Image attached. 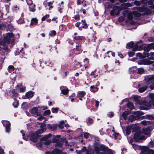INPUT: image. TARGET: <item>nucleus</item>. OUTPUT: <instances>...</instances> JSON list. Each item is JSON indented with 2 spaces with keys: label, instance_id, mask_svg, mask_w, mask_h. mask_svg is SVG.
Instances as JSON below:
<instances>
[{
  "label": "nucleus",
  "instance_id": "5fc2aeb1",
  "mask_svg": "<svg viewBox=\"0 0 154 154\" xmlns=\"http://www.w3.org/2000/svg\"><path fill=\"white\" fill-rule=\"evenodd\" d=\"M87 154H94V152L93 150L89 149L86 152Z\"/></svg>",
  "mask_w": 154,
  "mask_h": 154
},
{
  "label": "nucleus",
  "instance_id": "2eb2a0df",
  "mask_svg": "<svg viewBox=\"0 0 154 154\" xmlns=\"http://www.w3.org/2000/svg\"><path fill=\"white\" fill-rule=\"evenodd\" d=\"M85 94V93L83 91H79L77 94V97L81 100H82V98L83 97Z\"/></svg>",
  "mask_w": 154,
  "mask_h": 154
},
{
  "label": "nucleus",
  "instance_id": "a19ab883",
  "mask_svg": "<svg viewBox=\"0 0 154 154\" xmlns=\"http://www.w3.org/2000/svg\"><path fill=\"white\" fill-rule=\"evenodd\" d=\"M143 119L147 118L148 119H151V120L153 119L154 118L153 116H152L150 115H146V116H143Z\"/></svg>",
  "mask_w": 154,
  "mask_h": 154
},
{
  "label": "nucleus",
  "instance_id": "20e7f679",
  "mask_svg": "<svg viewBox=\"0 0 154 154\" xmlns=\"http://www.w3.org/2000/svg\"><path fill=\"white\" fill-rule=\"evenodd\" d=\"M145 80L147 85H150V88L154 89V75H149L145 77Z\"/></svg>",
  "mask_w": 154,
  "mask_h": 154
},
{
  "label": "nucleus",
  "instance_id": "4468645a",
  "mask_svg": "<svg viewBox=\"0 0 154 154\" xmlns=\"http://www.w3.org/2000/svg\"><path fill=\"white\" fill-rule=\"evenodd\" d=\"M139 42H137L136 44L134 45L133 48V51H135L136 50H142V48L141 47V45H139Z\"/></svg>",
  "mask_w": 154,
  "mask_h": 154
},
{
  "label": "nucleus",
  "instance_id": "39448f33",
  "mask_svg": "<svg viewBox=\"0 0 154 154\" xmlns=\"http://www.w3.org/2000/svg\"><path fill=\"white\" fill-rule=\"evenodd\" d=\"M131 129H132V132H135L138 131V128L134 125L132 126H128L126 129V134L127 135H128L130 134L131 132Z\"/></svg>",
  "mask_w": 154,
  "mask_h": 154
},
{
  "label": "nucleus",
  "instance_id": "a878e982",
  "mask_svg": "<svg viewBox=\"0 0 154 154\" xmlns=\"http://www.w3.org/2000/svg\"><path fill=\"white\" fill-rule=\"evenodd\" d=\"M140 97L139 96H135L134 97V100L138 104H140Z\"/></svg>",
  "mask_w": 154,
  "mask_h": 154
},
{
  "label": "nucleus",
  "instance_id": "e433bc0d",
  "mask_svg": "<svg viewBox=\"0 0 154 154\" xmlns=\"http://www.w3.org/2000/svg\"><path fill=\"white\" fill-rule=\"evenodd\" d=\"M141 123L143 125H149L150 124V122L149 121H146L144 120V121H142L141 122Z\"/></svg>",
  "mask_w": 154,
  "mask_h": 154
},
{
  "label": "nucleus",
  "instance_id": "c03bdc74",
  "mask_svg": "<svg viewBox=\"0 0 154 154\" xmlns=\"http://www.w3.org/2000/svg\"><path fill=\"white\" fill-rule=\"evenodd\" d=\"M56 35V32L55 30H53L51 31L49 34V35L51 36L53 35Z\"/></svg>",
  "mask_w": 154,
  "mask_h": 154
},
{
  "label": "nucleus",
  "instance_id": "423d86ee",
  "mask_svg": "<svg viewBox=\"0 0 154 154\" xmlns=\"http://www.w3.org/2000/svg\"><path fill=\"white\" fill-rule=\"evenodd\" d=\"M12 92L13 94L12 96L13 97H15L14 98V101L13 103V105L15 108H17L19 104L18 101L17 100L16 98L18 95V93L16 92L14 90L12 91Z\"/></svg>",
  "mask_w": 154,
  "mask_h": 154
},
{
  "label": "nucleus",
  "instance_id": "a211bd4d",
  "mask_svg": "<svg viewBox=\"0 0 154 154\" xmlns=\"http://www.w3.org/2000/svg\"><path fill=\"white\" fill-rule=\"evenodd\" d=\"M81 22L80 27H82L84 29H87L88 28V26L87 23L85 20H82Z\"/></svg>",
  "mask_w": 154,
  "mask_h": 154
},
{
  "label": "nucleus",
  "instance_id": "c85d7f7f",
  "mask_svg": "<svg viewBox=\"0 0 154 154\" xmlns=\"http://www.w3.org/2000/svg\"><path fill=\"white\" fill-rule=\"evenodd\" d=\"M129 114L128 112L125 111L122 114V116L125 120L127 119V116Z\"/></svg>",
  "mask_w": 154,
  "mask_h": 154
},
{
  "label": "nucleus",
  "instance_id": "ea45409f",
  "mask_svg": "<svg viewBox=\"0 0 154 154\" xmlns=\"http://www.w3.org/2000/svg\"><path fill=\"white\" fill-rule=\"evenodd\" d=\"M95 70L94 71H92L90 74V75L92 76H93L94 78V79L97 78L98 77L97 75H95Z\"/></svg>",
  "mask_w": 154,
  "mask_h": 154
},
{
  "label": "nucleus",
  "instance_id": "f257e3e1",
  "mask_svg": "<svg viewBox=\"0 0 154 154\" xmlns=\"http://www.w3.org/2000/svg\"><path fill=\"white\" fill-rule=\"evenodd\" d=\"M150 130L148 128L143 129L141 132H136L134 136V139L136 141L145 139L147 136L150 135Z\"/></svg>",
  "mask_w": 154,
  "mask_h": 154
},
{
  "label": "nucleus",
  "instance_id": "b1692460",
  "mask_svg": "<svg viewBox=\"0 0 154 154\" xmlns=\"http://www.w3.org/2000/svg\"><path fill=\"white\" fill-rule=\"evenodd\" d=\"M98 88L95 87L94 86H91L90 87V91L91 92H95L98 91Z\"/></svg>",
  "mask_w": 154,
  "mask_h": 154
},
{
  "label": "nucleus",
  "instance_id": "f3484780",
  "mask_svg": "<svg viewBox=\"0 0 154 154\" xmlns=\"http://www.w3.org/2000/svg\"><path fill=\"white\" fill-rule=\"evenodd\" d=\"M134 116L137 119H138L140 116L142 115L143 114V112L141 111H137L135 112L134 113Z\"/></svg>",
  "mask_w": 154,
  "mask_h": 154
},
{
  "label": "nucleus",
  "instance_id": "7c9ffc66",
  "mask_svg": "<svg viewBox=\"0 0 154 154\" xmlns=\"http://www.w3.org/2000/svg\"><path fill=\"white\" fill-rule=\"evenodd\" d=\"M132 146L133 148L135 150H140L141 148V146H139L136 144H132Z\"/></svg>",
  "mask_w": 154,
  "mask_h": 154
},
{
  "label": "nucleus",
  "instance_id": "a18cd8bd",
  "mask_svg": "<svg viewBox=\"0 0 154 154\" xmlns=\"http://www.w3.org/2000/svg\"><path fill=\"white\" fill-rule=\"evenodd\" d=\"M137 71V73L138 74H142L143 73L144 70L143 68H139L138 69Z\"/></svg>",
  "mask_w": 154,
  "mask_h": 154
},
{
  "label": "nucleus",
  "instance_id": "052dcab7",
  "mask_svg": "<svg viewBox=\"0 0 154 154\" xmlns=\"http://www.w3.org/2000/svg\"><path fill=\"white\" fill-rule=\"evenodd\" d=\"M94 150L95 151H96L97 152V153H99L100 152V147L98 148V147L95 146L94 148Z\"/></svg>",
  "mask_w": 154,
  "mask_h": 154
},
{
  "label": "nucleus",
  "instance_id": "603ef678",
  "mask_svg": "<svg viewBox=\"0 0 154 154\" xmlns=\"http://www.w3.org/2000/svg\"><path fill=\"white\" fill-rule=\"evenodd\" d=\"M136 70L137 68L135 67H133L129 69V71L131 72H134Z\"/></svg>",
  "mask_w": 154,
  "mask_h": 154
},
{
  "label": "nucleus",
  "instance_id": "6e6552de",
  "mask_svg": "<svg viewBox=\"0 0 154 154\" xmlns=\"http://www.w3.org/2000/svg\"><path fill=\"white\" fill-rule=\"evenodd\" d=\"M3 125L5 127L6 131L7 132H9L10 131V123L8 121H4L2 122Z\"/></svg>",
  "mask_w": 154,
  "mask_h": 154
},
{
  "label": "nucleus",
  "instance_id": "72a5a7b5",
  "mask_svg": "<svg viewBox=\"0 0 154 154\" xmlns=\"http://www.w3.org/2000/svg\"><path fill=\"white\" fill-rule=\"evenodd\" d=\"M135 119H137V118L135 117L134 116L131 115L129 118V122H132Z\"/></svg>",
  "mask_w": 154,
  "mask_h": 154
},
{
  "label": "nucleus",
  "instance_id": "3c124183",
  "mask_svg": "<svg viewBox=\"0 0 154 154\" xmlns=\"http://www.w3.org/2000/svg\"><path fill=\"white\" fill-rule=\"evenodd\" d=\"M51 134H49L48 135H46L44 137L42 138V139L44 140H46L48 137H51Z\"/></svg>",
  "mask_w": 154,
  "mask_h": 154
},
{
  "label": "nucleus",
  "instance_id": "c9c22d12",
  "mask_svg": "<svg viewBox=\"0 0 154 154\" xmlns=\"http://www.w3.org/2000/svg\"><path fill=\"white\" fill-rule=\"evenodd\" d=\"M133 14L136 17H139L140 16V14L137 11H134L133 12Z\"/></svg>",
  "mask_w": 154,
  "mask_h": 154
},
{
  "label": "nucleus",
  "instance_id": "cd10ccee",
  "mask_svg": "<svg viewBox=\"0 0 154 154\" xmlns=\"http://www.w3.org/2000/svg\"><path fill=\"white\" fill-rule=\"evenodd\" d=\"M100 150L102 151H105L107 150V148L103 145H100L99 146Z\"/></svg>",
  "mask_w": 154,
  "mask_h": 154
},
{
  "label": "nucleus",
  "instance_id": "dca6fc26",
  "mask_svg": "<svg viewBox=\"0 0 154 154\" xmlns=\"http://www.w3.org/2000/svg\"><path fill=\"white\" fill-rule=\"evenodd\" d=\"M31 113L37 116H39V115L38 113V109L37 108H33L31 111Z\"/></svg>",
  "mask_w": 154,
  "mask_h": 154
},
{
  "label": "nucleus",
  "instance_id": "9b49d317",
  "mask_svg": "<svg viewBox=\"0 0 154 154\" xmlns=\"http://www.w3.org/2000/svg\"><path fill=\"white\" fill-rule=\"evenodd\" d=\"M150 60L149 59H145L142 60L141 61V63L142 64L144 65H149L152 63L153 62V61Z\"/></svg>",
  "mask_w": 154,
  "mask_h": 154
},
{
  "label": "nucleus",
  "instance_id": "5701e85b",
  "mask_svg": "<svg viewBox=\"0 0 154 154\" xmlns=\"http://www.w3.org/2000/svg\"><path fill=\"white\" fill-rule=\"evenodd\" d=\"M149 96L152 101L151 102V104H152L154 106V93L149 94Z\"/></svg>",
  "mask_w": 154,
  "mask_h": 154
},
{
  "label": "nucleus",
  "instance_id": "e2e57ef3",
  "mask_svg": "<svg viewBox=\"0 0 154 154\" xmlns=\"http://www.w3.org/2000/svg\"><path fill=\"white\" fill-rule=\"evenodd\" d=\"M150 57L149 59L150 60H154V53L151 52L150 53Z\"/></svg>",
  "mask_w": 154,
  "mask_h": 154
},
{
  "label": "nucleus",
  "instance_id": "ddd939ff",
  "mask_svg": "<svg viewBox=\"0 0 154 154\" xmlns=\"http://www.w3.org/2000/svg\"><path fill=\"white\" fill-rule=\"evenodd\" d=\"M47 127L49 129L55 131L57 128V125L56 124L51 125L48 124L47 125Z\"/></svg>",
  "mask_w": 154,
  "mask_h": 154
},
{
  "label": "nucleus",
  "instance_id": "6e6d98bb",
  "mask_svg": "<svg viewBox=\"0 0 154 154\" xmlns=\"http://www.w3.org/2000/svg\"><path fill=\"white\" fill-rule=\"evenodd\" d=\"M137 57H139L140 58H143V55L141 53H138L136 54Z\"/></svg>",
  "mask_w": 154,
  "mask_h": 154
},
{
  "label": "nucleus",
  "instance_id": "4d7b16f0",
  "mask_svg": "<svg viewBox=\"0 0 154 154\" xmlns=\"http://www.w3.org/2000/svg\"><path fill=\"white\" fill-rule=\"evenodd\" d=\"M51 113V111L49 110H47L45 111L43 114L44 116H45L46 115L49 114Z\"/></svg>",
  "mask_w": 154,
  "mask_h": 154
},
{
  "label": "nucleus",
  "instance_id": "13d9d810",
  "mask_svg": "<svg viewBox=\"0 0 154 154\" xmlns=\"http://www.w3.org/2000/svg\"><path fill=\"white\" fill-rule=\"evenodd\" d=\"M51 110L52 112L56 113L58 112V109L57 108H52Z\"/></svg>",
  "mask_w": 154,
  "mask_h": 154
},
{
  "label": "nucleus",
  "instance_id": "393cba45",
  "mask_svg": "<svg viewBox=\"0 0 154 154\" xmlns=\"http://www.w3.org/2000/svg\"><path fill=\"white\" fill-rule=\"evenodd\" d=\"M8 71L9 72L13 73L14 72V69L13 66L12 65L9 66L8 68Z\"/></svg>",
  "mask_w": 154,
  "mask_h": 154
},
{
  "label": "nucleus",
  "instance_id": "4be33fe9",
  "mask_svg": "<svg viewBox=\"0 0 154 154\" xmlns=\"http://www.w3.org/2000/svg\"><path fill=\"white\" fill-rule=\"evenodd\" d=\"M85 0H77V5H80L82 4H83V6L84 7H85L86 5L85 2L84 1Z\"/></svg>",
  "mask_w": 154,
  "mask_h": 154
},
{
  "label": "nucleus",
  "instance_id": "79ce46f5",
  "mask_svg": "<svg viewBox=\"0 0 154 154\" xmlns=\"http://www.w3.org/2000/svg\"><path fill=\"white\" fill-rule=\"evenodd\" d=\"M127 106L131 109H132L134 108V106L133 104L130 102H129L127 103Z\"/></svg>",
  "mask_w": 154,
  "mask_h": 154
},
{
  "label": "nucleus",
  "instance_id": "338daca9",
  "mask_svg": "<svg viewBox=\"0 0 154 154\" xmlns=\"http://www.w3.org/2000/svg\"><path fill=\"white\" fill-rule=\"evenodd\" d=\"M48 4V6L49 7V10H50L51 9L53 8V6L51 5L53 4V2H49Z\"/></svg>",
  "mask_w": 154,
  "mask_h": 154
},
{
  "label": "nucleus",
  "instance_id": "0e129e2a",
  "mask_svg": "<svg viewBox=\"0 0 154 154\" xmlns=\"http://www.w3.org/2000/svg\"><path fill=\"white\" fill-rule=\"evenodd\" d=\"M95 142L97 144V145H98V143H99V138L97 137H95L94 138Z\"/></svg>",
  "mask_w": 154,
  "mask_h": 154
},
{
  "label": "nucleus",
  "instance_id": "49530a36",
  "mask_svg": "<svg viewBox=\"0 0 154 154\" xmlns=\"http://www.w3.org/2000/svg\"><path fill=\"white\" fill-rule=\"evenodd\" d=\"M125 5H126V8L131 7L133 5V2H132L131 3L128 2L125 3Z\"/></svg>",
  "mask_w": 154,
  "mask_h": 154
},
{
  "label": "nucleus",
  "instance_id": "09e8293b",
  "mask_svg": "<svg viewBox=\"0 0 154 154\" xmlns=\"http://www.w3.org/2000/svg\"><path fill=\"white\" fill-rule=\"evenodd\" d=\"M134 4L137 6H139L141 4V2H140L135 0L133 2V5Z\"/></svg>",
  "mask_w": 154,
  "mask_h": 154
},
{
  "label": "nucleus",
  "instance_id": "680f3d73",
  "mask_svg": "<svg viewBox=\"0 0 154 154\" xmlns=\"http://www.w3.org/2000/svg\"><path fill=\"white\" fill-rule=\"evenodd\" d=\"M27 4L29 5H32V0H26Z\"/></svg>",
  "mask_w": 154,
  "mask_h": 154
},
{
  "label": "nucleus",
  "instance_id": "0eeeda50",
  "mask_svg": "<svg viewBox=\"0 0 154 154\" xmlns=\"http://www.w3.org/2000/svg\"><path fill=\"white\" fill-rule=\"evenodd\" d=\"M121 10V8L119 6H115L113 8V9L110 12V14L112 16L115 15H118Z\"/></svg>",
  "mask_w": 154,
  "mask_h": 154
},
{
  "label": "nucleus",
  "instance_id": "69168bd1",
  "mask_svg": "<svg viewBox=\"0 0 154 154\" xmlns=\"http://www.w3.org/2000/svg\"><path fill=\"white\" fill-rule=\"evenodd\" d=\"M51 143V141L49 140H46L44 142V144L46 145H48L50 144Z\"/></svg>",
  "mask_w": 154,
  "mask_h": 154
},
{
  "label": "nucleus",
  "instance_id": "6ab92c4d",
  "mask_svg": "<svg viewBox=\"0 0 154 154\" xmlns=\"http://www.w3.org/2000/svg\"><path fill=\"white\" fill-rule=\"evenodd\" d=\"M38 22V20L36 18H33L32 19L31 21V23L30 24V26H32L34 25H36Z\"/></svg>",
  "mask_w": 154,
  "mask_h": 154
},
{
  "label": "nucleus",
  "instance_id": "de8ad7c7",
  "mask_svg": "<svg viewBox=\"0 0 154 154\" xmlns=\"http://www.w3.org/2000/svg\"><path fill=\"white\" fill-rule=\"evenodd\" d=\"M35 5L31 7H29V9L30 11H32V12H34L35 10Z\"/></svg>",
  "mask_w": 154,
  "mask_h": 154
},
{
  "label": "nucleus",
  "instance_id": "aec40b11",
  "mask_svg": "<svg viewBox=\"0 0 154 154\" xmlns=\"http://www.w3.org/2000/svg\"><path fill=\"white\" fill-rule=\"evenodd\" d=\"M112 131L114 133L112 134V136L116 140L120 138V136L118 133L115 132L114 130H112Z\"/></svg>",
  "mask_w": 154,
  "mask_h": 154
},
{
  "label": "nucleus",
  "instance_id": "bf43d9fd",
  "mask_svg": "<svg viewBox=\"0 0 154 154\" xmlns=\"http://www.w3.org/2000/svg\"><path fill=\"white\" fill-rule=\"evenodd\" d=\"M93 120L92 119L89 118L88 120V124H91L93 123Z\"/></svg>",
  "mask_w": 154,
  "mask_h": 154
},
{
  "label": "nucleus",
  "instance_id": "4c0bfd02",
  "mask_svg": "<svg viewBox=\"0 0 154 154\" xmlns=\"http://www.w3.org/2000/svg\"><path fill=\"white\" fill-rule=\"evenodd\" d=\"M133 12H130L128 14V18L129 20H131L133 18Z\"/></svg>",
  "mask_w": 154,
  "mask_h": 154
},
{
  "label": "nucleus",
  "instance_id": "f03ea898",
  "mask_svg": "<svg viewBox=\"0 0 154 154\" xmlns=\"http://www.w3.org/2000/svg\"><path fill=\"white\" fill-rule=\"evenodd\" d=\"M45 130V129H43V130H39L36 132V134L34 133L31 132L27 136V138H26L24 137V131H21L20 132L22 134L23 138L24 139L26 140H27L29 138L31 140H32L33 141H35V139L38 137L37 134H41Z\"/></svg>",
  "mask_w": 154,
  "mask_h": 154
},
{
  "label": "nucleus",
  "instance_id": "bb28decb",
  "mask_svg": "<svg viewBox=\"0 0 154 154\" xmlns=\"http://www.w3.org/2000/svg\"><path fill=\"white\" fill-rule=\"evenodd\" d=\"M147 3L148 5H150L149 6L150 8L154 9V5L153 4V2L152 0H149L147 2Z\"/></svg>",
  "mask_w": 154,
  "mask_h": 154
},
{
  "label": "nucleus",
  "instance_id": "412c9836",
  "mask_svg": "<svg viewBox=\"0 0 154 154\" xmlns=\"http://www.w3.org/2000/svg\"><path fill=\"white\" fill-rule=\"evenodd\" d=\"M33 96V93L31 91L28 92L26 93L25 97L26 98H31Z\"/></svg>",
  "mask_w": 154,
  "mask_h": 154
},
{
  "label": "nucleus",
  "instance_id": "37998d69",
  "mask_svg": "<svg viewBox=\"0 0 154 154\" xmlns=\"http://www.w3.org/2000/svg\"><path fill=\"white\" fill-rule=\"evenodd\" d=\"M90 134L89 133L87 132H84V136L85 138H88L90 136Z\"/></svg>",
  "mask_w": 154,
  "mask_h": 154
},
{
  "label": "nucleus",
  "instance_id": "1a4fd4ad",
  "mask_svg": "<svg viewBox=\"0 0 154 154\" xmlns=\"http://www.w3.org/2000/svg\"><path fill=\"white\" fill-rule=\"evenodd\" d=\"M143 154H154V151L153 150L147 148L142 149Z\"/></svg>",
  "mask_w": 154,
  "mask_h": 154
},
{
  "label": "nucleus",
  "instance_id": "58836bf2",
  "mask_svg": "<svg viewBox=\"0 0 154 154\" xmlns=\"http://www.w3.org/2000/svg\"><path fill=\"white\" fill-rule=\"evenodd\" d=\"M75 38L77 40H83L85 39V37L82 36H77L75 37Z\"/></svg>",
  "mask_w": 154,
  "mask_h": 154
},
{
  "label": "nucleus",
  "instance_id": "c756f323",
  "mask_svg": "<svg viewBox=\"0 0 154 154\" xmlns=\"http://www.w3.org/2000/svg\"><path fill=\"white\" fill-rule=\"evenodd\" d=\"M147 87L145 86L143 87L140 88L138 89V91L140 93H142L145 91L147 88Z\"/></svg>",
  "mask_w": 154,
  "mask_h": 154
},
{
  "label": "nucleus",
  "instance_id": "9d476101",
  "mask_svg": "<svg viewBox=\"0 0 154 154\" xmlns=\"http://www.w3.org/2000/svg\"><path fill=\"white\" fill-rule=\"evenodd\" d=\"M137 10L141 12H144L146 14H147L150 13V10L146 8H141V7H138L137 8Z\"/></svg>",
  "mask_w": 154,
  "mask_h": 154
},
{
  "label": "nucleus",
  "instance_id": "f8f14e48",
  "mask_svg": "<svg viewBox=\"0 0 154 154\" xmlns=\"http://www.w3.org/2000/svg\"><path fill=\"white\" fill-rule=\"evenodd\" d=\"M154 48V43H151L148 44L147 46V48H145L144 49L145 51L148 52L150 49H153Z\"/></svg>",
  "mask_w": 154,
  "mask_h": 154
},
{
  "label": "nucleus",
  "instance_id": "774afa93",
  "mask_svg": "<svg viewBox=\"0 0 154 154\" xmlns=\"http://www.w3.org/2000/svg\"><path fill=\"white\" fill-rule=\"evenodd\" d=\"M134 54V53L133 52L130 51L128 53V55L130 57H132Z\"/></svg>",
  "mask_w": 154,
  "mask_h": 154
},
{
  "label": "nucleus",
  "instance_id": "8fccbe9b",
  "mask_svg": "<svg viewBox=\"0 0 154 154\" xmlns=\"http://www.w3.org/2000/svg\"><path fill=\"white\" fill-rule=\"evenodd\" d=\"M68 89H63L62 91V93L64 95H66L68 93Z\"/></svg>",
  "mask_w": 154,
  "mask_h": 154
},
{
  "label": "nucleus",
  "instance_id": "473e14b6",
  "mask_svg": "<svg viewBox=\"0 0 154 154\" xmlns=\"http://www.w3.org/2000/svg\"><path fill=\"white\" fill-rule=\"evenodd\" d=\"M134 43L133 42H130L127 44L126 48H130L134 46Z\"/></svg>",
  "mask_w": 154,
  "mask_h": 154
},
{
  "label": "nucleus",
  "instance_id": "7ed1b4c3",
  "mask_svg": "<svg viewBox=\"0 0 154 154\" xmlns=\"http://www.w3.org/2000/svg\"><path fill=\"white\" fill-rule=\"evenodd\" d=\"M53 142L55 143V146L56 147H61L64 142H65L66 146L69 145L67 140L65 138H61L59 136L55 137L53 139Z\"/></svg>",
  "mask_w": 154,
  "mask_h": 154
},
{
  "label": "nucleus",
  "instance_id": "2f4dec72",
  "mask_svg": "<svg viewBox=\"0 0 154 154\" xmlns=\"http://www.w3.org/2000/svg\"><path fill=\"white\" fill-rule=\"evenodd\" d=\"M62 151L57 149H54L53 151V154H61Z\"/></svg>",
  "mask_w": 154,
  "mask_h": 154
},
{
  "label": "nucleus",
  "instance_id": "f704fd0d",
  "mask_svg": "<svg viewBox=\"0 0 154 154\" xmlns=\"http://www.w3.org/2000/svg\"><path fill=\"white\" fill-rule=\"evenodd\" d=\"M6 29L7 31H11L13 29V26L10 24H8L6 27Z\"/></svg>",
  "mask_w": 154,
  "mask_h": 154
},
{
  "label": "nucleus",
  "instance_id": "864d4df0",
  "mask_svg": "<svg viewBox=\"0 0 154 154\" xmlns=\"http://www.w3.org/2000/svg\"><path fill=\"white\" fill-rule=\"evenodd\" d=\"M49 17V15L47 14L44 17H43L42 18V21L45 20L46 19L48 18Z\"/></svg>",
  "mask_w": 154,
  "mask_h": 154
}]
</instances>
